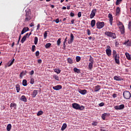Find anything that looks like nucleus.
<instances>
[{
	"instance_id": "nucleus-1",
	"label": "nucleus",
	"mask_w": 131,
	"mask_h": 131,
	"mask_svg": "<svg viewBox=\"0 0 131 131\" xmlns=\"http://www.w3.org/2000/svg\"><path fill=\"white\" fill-rule=\"evenodd\" d=\"M113 56L116 64L119 65L120 64V61L119 60V59L120 58L119 56V54H117L116 51L113 50Z\"/></svg>"
},
{
	"instance_id": "nucleus-2",
	"label": "nucleus",
	"mask_w": 131,
	"mask_h": 131,
	"mask_svg": "<svg viewBox=\"0 0 131 131\" xmlns=\"http://www.w3.org/2000/svg\"><path fill=\"white\" fill-rule=\"evenodd\" d=\"M26 11V18L25 21L27 22L28 21H30L32 19V15H31V11L30 9H28Z\"/></svg>"
},
{
	"instance_id": "nucleus-3",
	"label": "nucleus",
	"mask_w": 131,
	"mask_h": 131,
	"mask_svg": "<svg viewBox=\"0 0 131 131\" xmlns=\"http://www.w3.org/2000/svg\"><path fill=\"white\" fill-rule=\"evenodd\" d=\"M72 107L76 110H83L84 109V107L83 105L80 106V105L76 103H73Z\"/></svg>"
},
{
	"instance_id": "nucleus-4",
	"label": "nucleus",
	"mask_w": 131,
	"mask_h": 131,
	"mask_svg": "<svg viewBox=\"0 0 131 131\" xmlns=\"http://www.w3.org/2000/svg\"><path fill=\"white\" fill-rule=\"evenodd\" d=\"M105 35H106L107 36H108L109 37H111L112 38H113L115 39L116 38V34L115 33H113L110 31H106L104 33Z\"/></svg>"
},
{
	"instance_id": "nucleus-5",
	"label": "nucleus",
	"mask_w": 131,
	"mask_h": 131,
	"mask_svg": "<svg viewBox=\"0 0 131 131\" xmlns=\"http://www.w3.org/2000/svg\"><path fill=\"white\" fill-rule=\"evenodd\" d=\"M123 96L124 99H126V100H129V99H130L131 97L130 92L127 91H125L123 92Z\"/></svg>"
},
{
	"instance_id": "nucleus-6",
	"label": "nucleus",
	"mask_w": 131,
	"mask_h": 131,
	"mask_svg": "<svg viewBox=\"0 0 131 131\" xmlns=\"http://www.w3.org/2000/svg\"><path fill=\"white\" fill-rule=\"evenodd\" d=\"M105 26V23L104 22H101V21H98L96 23V27L98 28V29H101V28H103Z\"/></svg>"
},
{
	"instance_id": "nucleus-7",
	"label": "nucleus",
	"mask_w": 131,
	"mask_h": 131,
	"mask_svg": "<svg viewBox=\"0 0 131 131\" xmlns=\"http://www.w3.org/2000/svg\"><path fill=\"white\" fill-rule=\"evenodd\" d=\"M105 52H106V55H107L108 57H110V56H111V53H112L111 47H110V46H107V49H106Z\"/></svg>"
},
{
	"instance_id": "nucleus-8",
	"label": "nucleus",
	"mask_w": 131,
	"mask_h": 131,
	"mask_svg": "<svg viewBox=\"0 0 131 131\" xmlns=\"http://www.w3.org/2000/svg\"><path fill=\"white\" fill-rule=\"evenodd\" d=\"M96 13H97V9H94L92 10V11H91V13L90 14L91 19H93V18L95 17V16H96Z\"/></svg>"
},
{
	"instance_id": "nucleus-9",
	"label": "nucleus",
	"mask_w": 131,
	"mask_h": 131,
	"mask_svg": "<svg viewBox=\"0 0 131 131\" xmlns=\"http://www.w3.org/2000/svg\"><path fill=\"white\" fill-rule=\"evenodd\" d=\"M114 108L116 110H121L124 108V105L121 104L120 105H116L114 106Z\"/></svg>"
},
{
	"instance_id": "nucleus-10",
	"label": "nucleus",
	"mask_w": 131,
	"mask_h": 131,
	"mask_svg": "<svg viewBox=\"0 0 131 131\" xmlns=\"http://www.w3.org/2000/svg\"><path fill=\"white\" fill-rule=\"evenodd\" d=\"M114 80H116L117 81H121L123 80V78H121L120 76H115L114 77Z\"/></svg>"
},
{
	"instance_id": "nucleus-11",
	"label": "nucleus",
	"mask_w": 131,
	"mask_h": 131,
	"mask_svg": "<svg viewBox=\"0 0 131 131\" xmlns=\"http://www.w3.org/2000/svg\"><path fill=\"white\" fill-rule=\"evenodd\" d=\"M53 89L55 91H59V90L62 89V85H57L56 86H53Z\"/></svg>"
},
{
	"instance_id": "nucleus-12",
	"label": "nucleus",
	"mask_w": 131,
	"mask_h": 131,
	"mask_svg": "<svg viewBox=\"0 0 131 131\" xmlns=\"http://www.w3.org/2000/svg\"><path fill=\"white\" fill-rule=\"evenodd\" d=\"M78 92L81 94V95H85V94H86V93H88V91H86V90L84 89L83 90H81V89H79L78 90Z\"/></svg>"
},
{
	"instance_id": "nucleus-13",
	"label": "nucleus",
	"mask_w": 131,
	"mask_h": 131,
	"mask_svg": "<svg viewBox=\"0 0 131 131\" xmlns=\"http://www.w3.org/2000/svg\"><path fill=\"white\" fill-rule=\"evenodd\" d=\"M108 17L110 19V23L111 25H112V23L113 22V16H112V14H109Z\"/></svg>"
},
{
	"instance_id": "nucleus-14",
	"label": "nucleus",
	"mask_w": 131,
	"mask_h": 131,
	"mask_svg": "<svg viewBox=\"0 0 131 131\" xmlns=\"http://www.w3.org/2000/svg\"><path fill=\"white\" fill-rule=\"evenodd\" d=\"M38 91L37 90H34L33 94H32V96H33V98H35V97H36V95H37V94H38Z\"/></svg>"
},
{
	"instance_id": "nucleus-15",
	"label": "nucleus",
	"mask_w": 131,
	"mask_h": 131,
	"mask_svg": "<svg viewBox=\"0 0 131 131\" xmlns=\"http://www.w3.org/2000/svg\"><path fill=\"white\" fill-rule=\"evenodd\" d=\"M21 101H23V102H27V99L26 98V97L24 95H23L20 98Z\"/></svg>"
},
{
	"instance_id": "nucleus-16",
	"label": "nucleus",
	"mask_w": 131,
	"mask_h": 131,
	"mask_svg": "<svg viewBox=\"0 0 131 131\" xmlns=\"http://www.w3.org/2000/svg\"><path fill=\"white\" fill-rule=\"evenodd\" d=\"M106 116H108V114L107 113L103 114L101 116L102 119H103V120H105V119H106Z\"/></svg>"
},
{
	"instance_id": "nucleus-17",
	"label": "nucleus",
	"mask_w": 131,
	"mask_h": 131,
	"mask_svg": "<svg viewBox=\"0 0 131 131\" xmlns=\"http://www.w3.org/2000/svg\"><path fill=\"white\" fill-rule=\"evenodd\" d=\"M125 55L126 56V58L127 59V60H131V57H130V55L129 54V53L126 52L125 53Z\"/></svg>"
},
{
	"instance_id": "nucleus-18",
	"label": "nucleus",
	"mask_w": 131,
	"mask_h": 131,
	"mask_svg": "<svg viewBox=\"0 0 131 131\" xmlns=\"http://www.w3.org/2000/svg\"><path fill=\"white\" fill-rule=\"evenodd\" d=\"M67 127V124L63 123L61 128V130H64L66 129Z\"/></svg>"
},
{
	"instance_id": "nucleus-19",
	"label": "nucleus",
	"mask_w": 131,
	"mask_h": 131,
	"mask_svg": "<svg viewBox=\"0 0 131 131\" xmlns=\"http://www.w3.org/2000/svg\"><path fill=\"white\" fill-rule=\"evenodd\" d=\"M15 89L16 90L17 93H19V92H20V85L18 84H16L15 85Z\"/></svg>"
},
{
	"instance_id": "nucleus-20",
	"label": "nucleus",
	"mask_w": 131,
	"mask_h": 131,
	"mask_svg": "<svg viewBox=\"0 0 131 131\" xmlns=\"http://www.w3.org/2000/svg\"><path fill=\"white\" fill-rule=\"evenodd\" d=\"M91 27H94L96 25V20L93 19L91 23Z\"/></svg>"
},
{
	"instance_id": "nucleus-21",
	"label": "nucleus",
	"mask_w": 131,
	"mask_h": 131,
	"mask_svg": "<svg viewBox=\"0 0 131 131\" xmlns=\"http://www.w3.org/2000/svg\"><path fill=\"white\" fill-rule=\"evenodd\" d=\"M12 128V125L11 124H8L7 126V130L10 131Z\"/></svg>"
},
{
	"instance_id": "nucleus-22",
	"label": "nucleus",
	"mask_w": 131,
	"mask_h": 131,
	"mask_svg": "<svg viewBox=\"0 0 131 131\" xmlns=\"http://www.w3.org/2000/svg\"><path fill=\"white\" fill-rule=\"evenodd\" d=\"M99 90H101V86L97 85L95 86V92H99Z\"/></svg>"
},
{
	"instance_id": "nucleus-23",
	"label": "nucleus",
	"mask_w": 131,
	"mask_h": 131,
	"mask_svg": "<svg viewBox=\"0 0 131 131\" xmlns=\"http://www.w3.org/2000/svg\"><path fill=\"white\" fill-rule=\"evenodd\" d=\"M93 65H94V62H89V68L90 70H92V69H93Z\"/></svg>"
},
{
	"instance_id": "nucleus-24",
	"label": "nucleus",
	"mask_w": 131,
	"mask_h": 131,
	"mask_svg": "<svg viewBox=\"0 0 131 131\" xmlns=\"http://www.w3.org/2000/svg\"><path fill=\"white\" fill-rule=\"evenodd\" d=\"M16 106L17 104H16V103H11L10 104L11 109H12V108H14V109H16Z\"/></svg>"
},
{
	"instance_id": "nucleus-25",
	"label": "nucleus",
	"mask_w": 131,
	"mask_h": 131,
	"mask_svg": "<svg viewBox=\"0 0 131 131\" xmlns=\"http://www.w3.org/2000/svg\"><path fill=\"white\" fill-rule=\"evenodd\" d=\"M124 45H125V46H131V43L129 42V40H127V41H125L124 43Z\"/></svg>"
},
{
	"instance_id": "nucleus-26",
	"label": "nucleus",
	"mask_w": 131,
	"mask_h": 131,
	"mask_svg": "<svg viewBox=\"0 0 131 131\" xmlns=\"http://www.w3.org/2000/svg\"><path fill=\"white\" fill-rule=\"evenodd\" d=\"M54 70V72H56L57 74H60V73H61V70L59 69H55Z\"/></svg>"
},
{
	"instance_id": "nucleus-27",
	"label": "nucleus",
	"mask_w": 131,
	"mask_h": 131,
	"mask_svg": "<svg viewBox=\"0 0 131 131\" xmlns=\"http://www.w3.org/2000/svg\"><path fill=\"white\" fill-rule=\"evenodd\" d=\"M74 72H76V73H78V74L80 73V70H79L76 68H74Z\"/></svg>"
},
{
	"instance_id": "nucleus-28",
	"label": "nucleus",
	"mask_w": 131,
	"mask_h": 131,
	"mask_svg": "<svg viewBox=\"0 0 131 131\" xmlns=\"http://www.w3.org/2000/svg\"><path fill=\"white\" fill-rule=\"evenodd\" d=\"M23 85H24V86H27V80H26V79H24L23 80Z\"/></svg>"
},
{
	"instance_id": "nucleus-29",
	"label": "nucleus",
	"mask_w": 131,
	"mask_h": 131,
	"mask_svg": "<svg viewBox=\"0 0 131 131\" xmlns=\"http://www.w3.org/2000/svg\"><path fill=\"white\" fill-rule=\"evenodd\" d=\"M89 62L90 63H94V58L91 55H90Z\"/></svg>"
},
{
	"instance_id": "nucleus-30",
	"label": "nucleus",
	"mask_w": 131,
	"mask_h": 131,
	"mask_svg": "<svg viewBox=\"0 0 131 131\" xmlns=\"http://www.w3.org/2000/svg\"><path fill=\"white\" fill-rule=\"evenodd\" d=\"M26 36H24L22 38L20 42H21V43H24V41H25V40H26Z\"/></svg>"
},
{
	"instance_id": "nucleus-31",
	"label": "nucleus",
	"mask_w": 131,
	"mask_h": 131,
	"mask_svg": "<svg viewBox=\"0 0 131 131\" xmlns=\"http://www.w3.org/2000/svg\"><path fill=\"white\" fill-rule=\"evenodd\" d=\"M14 62H15V59H13L12 60H11V62L9 63L8 67H10V66H12L13 64H14Z\"/></svg>"
},
{
	"instance_id": "nucleus-32",
	"label": "nucleus",
	"mask_w": 131,
	"mask_h": 131,
	"mask_svg": "<svg viewBox=\"0 0 131 131\" xmlns=\"http://www.w3.org/2000/svg\"><path fill=\"white\" fill-rule=\"evenodd\" d=\"M38 42V38H37V37H35L34 38V44L35 45H37V42Z\"/></svg>"
},
{
	"instance_id": "nucleus-33",
	"label": "nucleus",
	"mask_w": 131,
	"mask_h": 131,
	"mask_svg": "<svg viewBox=\"0 0 131 131\" xmlns=\"http://www.w3.org/2000/svg\"><path fill=\"white\" fill-rule=\"evenodd\" d=\"M42 114H43V112H42V111H39V112H38L37 115V116H40V115H42Z\"/></svg>"
},
{
	"instance_id": "nucleus-34",
	"label": "nucleus",
	"mask_w": 131,
	"mask_h": 131,
	"mask_svg": "<svg viewBox=\"0 0 131 131\" xmlns=\"http://www.w3.org/2000/svg\"><path fill=\"white\" fill-rule=\"evenodd\" d=\"M120 13V8L117 7L116 9V15H118Z\"/></svg>"
},
{
	"instance_id": "nucleus-35",
	"label": "nucleus",
	"mask_w": 131,
	"mask_h": 131,
	"mask_svg": "<svg viewBox=\"0 0 131 131\" xmlns=\"http://www.w3.org/2000/svg\"><path fill=\"white\" fill-rule=\"evenodd\" d=\"M123 0H117L116 2V6H118L119 5H120V3L122 2Z\"/></svg>"
},
{
	"instance_id": "nucleus-36",
	"label": "nucleus",
	"mask_w": 131,
	"mask_h": 131,
	"mask_svg": "<svg viewBox=\"0 0 131 131\" xmlns=\"http://www.w3.org/2000/svg\"><path fill=\"white\" fill-rule=\"evenodd\" d=\"M68 62L70 64H72V63H73V60H72V59L69 58H68Z\"/></svg>"
},
{
	"instance_id": "nucleus-37",
	"label": "nucleus",
	"mask_w": 131,
	"mask_h": 131,
	"mask_svg": "<svg viewBox=\"0 0 131 131\" xmlns=\"http://www.w3.org/2000/svg\"><path fill=\"white\" fill-rule=\"evenodd\" d=\"M51 46L52 44L51 43H47L45 46V48H46V49H49V48H50V47Z\"/></svg>"
},
{
	"instance_id": "nucleus-38",
	"label": "nucleus",
	"mask_w": 131,
	"mask_h": 131,
	"mask_svg": "<svg viewBox=\"0 0 131 131\" xmlns=\"http://www.w3.org/2000/svg\"><path fill=\"white\" fill-rule=\"evenodd\" d=\"M80 60H81V58L80 57V56H76V62H79V61H80Z\"/></svg>"
},
{
	"instance_id": "nucleus-39",
	"label": "nucleus",
	"mask_w": 131,
	"mask_h": 131,
	"mask_svg": "<svg viewBox=\"0 0 131 131\" xmlns=\"http://www.w3.org/2000/svg\"><path fill=\"white\" fill-rule=\"evenodd\" d=\"M30 83H31V84H33L34 83V79L31 78L30 79Z\"/></svg>"
},
{
	"instance_id": "nucleus-40",
	"label": "nucleus",
	"mask_w": 131,
	"mask_h": 131,
	"mask_svg": "<svg viewBox=\"0 0 131 131\" xmlns=\"http://www.w3.org/2000/svg\"><path fill=\"white\" fill-rule=\"evenodd\" d=\"M57 46H60V44L61 43V38H59L57 41Z\"/></svg>"
},
{
	"instance_id": "nucleus-41",
	"label": "nucleus",
	"mask_w": 131,
	"mask_h": 131,
	"mask_svg": "<svg viewBox=\"0 0 131 131\" xmlns=\"http://www.w3.org/2000/svg\"><path fill=\"white\" fill-rule=\"evenodd\" d=\"M53 77L54 78H55V80H57V81H59V77H58L57 75H54Z\"/></svg>"
},
{
	"instance_id": "nucleus-42",
	"label": "nucleus",
	"mask_w": 131,
	"mask_h": 131,
	"mask_svg": "<svg viewBox=\"0 0 131 131\" xmlns=\"http://www.w3.org/2000/svg\"><path fill=\"white\" fill-rule=\"evenodd\" d=\"M48 36V31H45L44 33V38L46 39Z\"/></svg>"
},
{
	"instance_id": "nucleus-43",
	"label": "nucleus",
	"mask_w": 131,
	"mask_h": 131,
	"mask_svg": "<svg viewBox=\"0 0 131 131\" xmlns=\"http://www.w3.org/2000/svg\"><path fill=\"white\" fill-rule=\"evenodd\" d=\"M23 29L24 30V31L25 32H27V31H28V30H29V27H25Z\"/></svg>"
},
{
	"instance_id": "nucleus-44",
	"label": "nucleus",
	"mask_w": 131,
	"mask_h": 131,
	"mask_svg": "<svg viewBox=\"0 0 131 131\" xmlns=\"http://www.w3.org/2000/svg\"><path fill=\"white\" fill-rule=\"evenodd\" d=\"M73 40H74L73 39H70L68 40V43L69 45L71 44L73 42Z\"/></svg>"
},
{
	"instance_id": "nucleus-45",
	"label": "nucleus",
	"mask_w": 131,
	"mask_h": 131,
	"mask_svg": "<svg viewBox=\"0 0 131 131\" xmlns=\"http://www.w3.org/2000/svg\"><path fill=\"white\" fill-rule=\"evenodd\" d=\"M120 30L121 34H124V33H125V29H121Z\"/></svg>"
},
{
	"instance_id": "nucleus-46",
	"label": "nucleus",
	"mask_w": 131,
	"mask_h": 131,
	"mask_svg": "<svg viewBox=\"0 0 131 131\" xmlns=\"http://www.w3.org/2000/svg\"><path fill=\"white\" fill-rule=\"evenodd\" d=\"M128 29H131V21H129L128 25Z\"/></svg>"
},
{
	"instance_id": "nucleus-47",
	"label": "nucleus",
	"mask_w": 131,
	"mask_h": 131,
	"mask_svg": "<svg viewBox=\"0 0 131 131\" xmlns=\"http://www.w3.org/2000/svg\"><path fill=\"white\" fill-rule=\"evenodd\" d=\"M35 45H33L32 46V52H35Z\"/></svg>"
},
{
	"instance_id": "nucleus-48",
	"label": "nucleus",
	"mask_w": 131,
	"mask_h": 131,
	"mask_svg": "<svg viewBox=\"0 0 131 131\" xmlns=\"http://www.w3.org/2000/svg\"><path fill=\"white\" fill-rule=\"evenodd\" d=\"M26 74V71H23L21 73H20V76L21 75H22L23 76L24 75H25Z\"/></svg>"
},
{
	"instance_id": "nucleus-49",
	"label": "nucleus",
	"mask_w": 131,
	"mask_h": 131,
	"mask_svg": "<svg viewBox=\"0 0 131 131\" xmlns=\"http://www.w3.org/2000/svg\"><path fill=\"white\" fill-rule=\"evenodd\" d=\"M104 105H105V103H104V102H101L99 104V106L100 107H103V106H104Z\"/></svg>"
},
{
	"instance_id": "nucleus-50",
	"label": "nucleus",
	"mask_w": 131,
	"mask_h": 131,
	"mask_svg": "<svg viewBox=\"0 0 131 131\" xmlns=\"http://www.w3.org/2000/svg\"><path fill=\"white\" fill-rule=\"evenodd\" d=\"M36 57H38L39 56V51H37L35 52Z\"/></svg>"
},
{
	"instance_id": "nucleus-51",
	"label": "nucleus",
	"mask_w": 131,
	"mask_h": 131,
	"mask_svg": "<svg viewBox=\"0 0 131 131\" xmlns=\"http://www.w3.org/2000/svg\"><path fill=\"white\" fill-rule=\"evenodd\" d=\"M117 25L118 26H122V25H123V24H122V23H121V21H119L117 24Z\"/></svg>"
},
{
	"instance_id": "nucleus-52",
	"label": "nucleus",
	"mask_w": 131,
	"mask_h": 131,
	"mask_svg": "<svg viewBox=\"0 0 131 131\" xmlns=\"http://www.w3.org/2000/svg\"><path fill=\"white\" fill-rule=\"evenodd\" d=\"M97 124H98V122H93L92 123V125H94V126H96Z\"/></svg>"
},
{
	"instance_id": "nucleus-53",
	"label": "nucleus",
	"mask_w": 131,
	"mask_h": 131,
	"mask_svg": "<svg viewBox=\"0 0 131 131\" xmlns=\"http://www.w3.org/2000/svg\"><path fill=\"white\" fill-rule=\"evenodd\" d=\"M119 29H120V30H121V29H124V26L123 25L122 26H120L119 27Z\"/></svg>"
},
{
	"instance_id": "nucleus-54",
	"label": "nucleus",
	"mask_w": 131,
	"mask_h": 131,
	"mask_svg": "<svg viewBox=\"0 0 131 131\" xmlns=\"http://www.w3.org/2000/svg\"><path fill=\"white\" fill-rule=\"evenodd\" d=\"M30 75H33L34 74V71L32 70L31 72L29 73Z\"/></svg>"
},
{
	"instance_id": "nucleus-55",
	"label": "nucleus",
	"mask_w": 131,
	"mask_h": 131,
	"mask_svg": "<svg viewBox=\"0 0 131 131\" xmlns=\"http://www.w3.org/2000/svg\"><path fill=\"white\" fill-rule=\"evenodd\" d=\"M78 17L79 18H80V17H81V12H79L78 13Z\"/></svg>"
},
{
	"instance_id": "nucleus-56",
	"label": "nucleus",
	"mask_w": 131,
	"mask_h": 131,
	"mask_svg": "<svg viewBox=\"0 0 131 131\" xmlns=\"http://www.w3.org/2000/svg\"><path fill=\"white\" fill-rule=\"evenodd\" d=\"M71 39L74 40V36L73 35V34L71 33Z\"/></svg>"
},
{
	"instance_id": "nucleus-57",
	"label": "nucleus",
	"mask_w": 131,
	"mask_h": 131,
	"mask_svg": "<svg viewBox=\"0 0 131 131\" xmlns=\"http://www.w3.org/2000/svg\"><path fill=\"white\" fill-rule=\"evenodd\" d=\"M54 22H56V23L58 24L59 22V18H57L55 20H54Z\"/></svg>"
},
{
	"instance_id": "nucleus-58",
	"label": "nucleus",
	"mask_w": 131,
	"mask_h": 131,
	"mask_svg": "<svg viewBox=\"0 0 131 131\" xmlns=\"http://www.w3.org/2000/svg\"><path fill=\"white\" fill-rule=\"evenodd\" d=\"M113 98H117V94H114L113 95Z\"/></svg>"
},
{
	"instance_id": "nucleus-59",
	"label": "nucleus",
	"mask_w": 131,
	"mask_h": 131,
	"mask_svg": "<svg viewBox=\"0 0 131 131\" xmlns=\"http://www.w3.org/2000/svg\"><path fill=\"white\" fill-rule=\"evenodd\" d=\"M87 31H88V35H91V30H90V29H88Z\"/></svg>"
},
{
	"instance_id": "nucleus-60",
	"label": "nucleus",
	"mask_w": 131,
	"mask_h": 131,
	"mask_svg": "<svg viewBox=\"0 0 131 131\" xmlns=\"http://www.w3.org/2000/svg\"><path fill=\"white\" fill-rule=\"evenodd\" d=\"M70 16L71 17H74V13L73 12H71Z\"/></svg>"
},
{
	"instance_id": "nucleus-61",
	"label": "nucleus",
	"mask_w": 131,
	"mask_h": 131,
	"mask_svg": "<svg viewBox=\"0 0 131 131\" xmlns=\"http://www.w3.org/2000/svg\"><path fill=\"white\" fill-rule=\"evenodd\" d=\"M41 62H42V60H41V59H38V64H41Z\"/></svg>"
},
{
	"instance_id": "nucleus-62",
	"label": "nucleus",
	"mask_w": 131,
	"mask_h": 131,
	"mask_svg": "<svg viewBox=\"0 0 131 131\" xmlns=\"http://www.w3.org/2000/svg\"><path fill=\"white\" fill-rule=\"evenodd\" d=\"M39 27H40V25L38 24L37 25V30H38L39 29Z\"/></svg>"
},
{
	"instance_id": "nucleus-63",
	"label": "nucleus",
	"mask_w": 131,
	"mask_h": 131,
	"mask_svg": "<svg viewBox=\"0 0 131 131\" xmlns=\"http://www.w3.org/2000/svg\"><path fill=\"white\" fill-rule=\"evenodd\" d=\"M75 20V19H72L71 20V24H74Z\"/></svg>"
},
{
	"instance_id": "nucleus-64",
	"label": "nucleus",
	"mask_w": 131,
	"mask_h": 131,
	"mask_svg": "<svg viewBox=\"0 0 131 131\" xmlns=\"http://www.w3.org/2000/svg\"><path fill=\"white\" fill-rule=\"evenodd\" d=\"M26 32H25L24 30H22L21 32V34H24V33H25Z\"/></svg>"
}]
</instances>
